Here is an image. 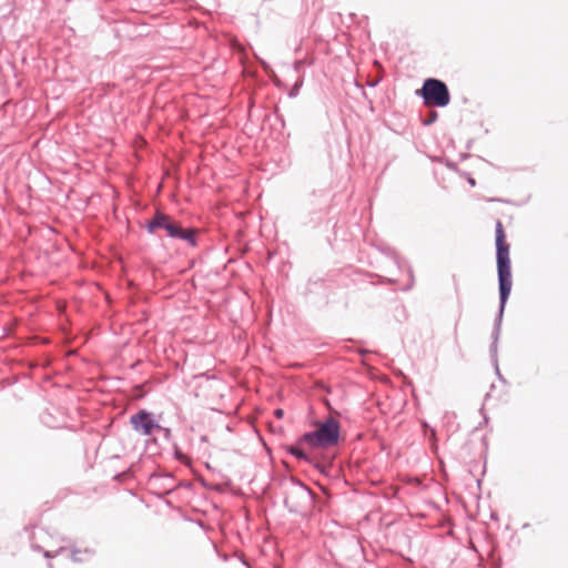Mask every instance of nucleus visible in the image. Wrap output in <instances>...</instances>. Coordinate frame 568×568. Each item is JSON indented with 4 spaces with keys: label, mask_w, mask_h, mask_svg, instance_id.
Listing matches in <instances>:
<instances>
[{
    "label": "nucleus",
    "mask_w": 568,
    "mask_h": 568,
    "mask_svg": "<svg viewBox=\"0 0 568 568\" xmlns=\"http://www.w3.org/2000/svg\"><path fill=\"white\" fill-rule=\"evenodd\" d=\"M496 250H497V272L499 282V312L496 317L495 328L493 332V344L490 352L496 353L497 341L500 331V324L507 300L511 291V270L509 258V245L506 243V236L500 221L496 223Z\"/></svg>",
    "instance_id": "1"
},
{
    "label": "nucleus",
    "mask_w": 568,
    "mask_h": 568,
    "mask_svg": "<svg viewBox=\"0 0 568 568\" xmlns=\"http://www.w3.org/2000/svg\"><path fill=\"white\" fill-rule=\"evenodd\" d=\"M313 432L303 434L300 442L314 448H331L338 444L341 437V425L334 417H328L316 423Z\"/></svg>",
    "instance_id": "2"
},
{
    "label": "nucleus",
    "mask_w": 568,
    "mask_h": 568,
    "mask_svg": "<svg viewBox=\"0 0 568 568\" xmlns=\"http://www.w3.org/2000/svg\"><path fill=\"white\" fill-rule=\"evenodd\" d=\"M146 229L150 233L155 232L158 229H163L166 231L169 236L181 239L189 242L191 245H195V232L193 230H183L166 214L156 213L154 217L148 223Z\"/></svg>",
    "instance_id": "3"
},
{
    "label": "nucleus",
    "mask_w": 568,
    "mask_h": 568,
    "mask_svg": "<svg viewBox=\"0 0 568 568\" xmlns=\"http://www.w3.org/2000/svg\"><path fill=\"white\" fill-rule=\"evenodd\" d=\"M420 95L428 105L444 108L450 102L448 87L442 80L429 78L424 81Z\"/></svg>",
    "instance_id": "4"
},
{
    "label": "nucleus",
    "mask_w": 568,
    "mask_h": 568,
    "mask_svg": "<svg viewBox=\"0 0 568 568\" xmlns=\"http://www.w3.org/2000/svg\"><path fill=\"white\" fill-rule=\"evenodd\" d=\"M130 424L136 433L143 436H150L155 430H164L166 436L170 434V430L164 429L154 419L153 414L145 409H140L138 413L133 414L130 417Z\"/></svg>",
    "instance_id": "5"
},
{
    "label": "nucleus",
    "mask_w": 568,
    "mask_h": 568,
    "mask_svg": "<svg viewBox=\"0 0 568 568\" xmlns=\"http://www.w3.org/2000/svg\"><path fill=\"white\" fill-rule=\"evenodd\" d=\"M93 556V550L85 548L84 550L72 549L71 559L74 562H82Z\"/></svg>",
    "instance_id": "6"
},
{
    "label": "nucleus",
    "mask_w": 568,
    "mask_h": 568,
    "mask_svg": "<svg viewBox=\"0 0 568 568\" xmlns=\"http://www.w3.org/2000/svg\"><path fill=\"white\" fill-rule=\"evenodd\" d=\"M288 453L300 460H308L306 453L298 446H291Z\"/></svg>",
    "instance_id": "7"
},
{
    "label": "nucleus",
    "mask_w": 568,
    "mask_h": 568,
    "mask_svg": "<svg viewBox=\"0 0 568 568\" xmlns=\"http://www.w3.org/2000/svg\"><path fill=\"white\" fill-rule=\"evenodd\" d=\"M302 85H303V80L302 79L297 80L295 82V84L293 85L292 90L290 91L288 95L291 98L296 97L298 94V91H300Z\"/></svg>",
    "instance_id": "8"
},
{
    "label": "nucleus",
    "mask_w": 568,
    "mask_h": 568,
    "mask_svg": "<svg viewBox=\"0 0 568 568\" xmlns=\"http://www.w3.org/2000/svg\"><path fill=\"white\" fill-rule=\"evenodd\" d=\"M64 550L63 547L59 548L55 552H52V551H49V550H45L43 552L44 557L45 558H54L58 554L62 552Z\"/></svg>",
    "instance_id": "9"
},
{
    "label": "nucleus",
    "mask_w": 568,
    "mask_h": 568,
    "mask_svg": "<svg viewBox=\"0 0 568 568\" xmlns=\"http://www.w3.org/2000/svg\"><path fill=\"white\" fill-rule=\"evenodd\" d=\"M303 63H304V61H303V60H297V61H295V63H294V69H295V71H297V72H298V71H300V69L302 68Z\"/></svg>",
    "instance_id": "10"
},
{
    "label": "nucleus",
    "mask_w": 568,
    "mask_h": 568,
    "mask_svg": "<svg viewBox=\"0 0 568 568\" xmlns=\"http://www.w3.org/2000/svg\"><path fill=\"white\" fill-rule=\"evenodd\" d=\"M274 414H275L276 417L281 418L283 416V410L282 409H276Z\"/></svg>",
    "instance_id": "11"
},
{
    "label": "nucleus",
    "mask_w": 568,
    "mask_h": 568,
    "mask_svg": "<svg viewBox=\"0 0 568 568\" xmlns=\"http://www.w3.org/2000/svg\"><path fill=\"white\" fill-rule=\"evenodd\" d=\"M434 121V119L428 118V121L425 122V124H430Z\"/></svg>",
    "instance_id": "12"
},
{
    "label": "nucleus",
    "mask_w": 568,
    "mask_h": 568,
    "mask_svg": "<svg viewBox=\"0 0 568 568\" xmlns=\"http://www.w3.org/2000/svg\"><path fill=\"white\" fill-rule=\"evenodd\" d=\"M434 121V119L428 118V121L425 122V124H430Z\"/></svg>",
    "instance_id": "13"
},
{
    "label": "nucleus",
    "mask_w": 568,
    "mask_h": 568,
    "mask_svg": "<svg viewBox=\"0 0 568 568\" xmlns=\"http://www.w3.org/2000/svg\"><path fill=\"white\" fill-rule=\"evenodd\" d=\"M429 430H430L432 437H434L435 436V430L433 428H430Z\"/></svg>",
    "instance_id": "14"
},
{
    "label": "nucleus",
    "mask_w": 568,
    "mask_h": 568,
    "mask_svg": "<svg viewBox=\"0 0 568 568\" xmlns=\"http://www.w3.org/2000/svg\"><path fill=\"white\" fill-rule=\"evenodd\" d=\"M469 184L474 185L475 181L473 179L469 180Z\"/></svg>",
    "instance_id": "15"
},
{
    "label": "nucleus",
    "mask_w": 568,
    "mask_h": 568,
    "mask_svg": "<svg viewBox=\"0 0 568 568\" xmlns=\"http://www.w3.org/2000/svg\"><path fill=\"white\" fill-rule=\"evenodd\" d=\"M34 549L41 550V547L40 546H34Z\"/></svg>",
    "instance_id": "16"
},
{
    "label": "nucleus",
    "mask_w": 568,
    "mask_h": 568,
    "mask_svg": "<svg viewBox=\"0 0 568 568\" xmlns=\"http://www.w3.org/2000/svg\"><path fill=\"white\" fill-rule=\"evenodd\" d=\"M49 568H52V565H51V564H49Z\"/></svg>",
    "instance_id": "17"
}]
</instances>
